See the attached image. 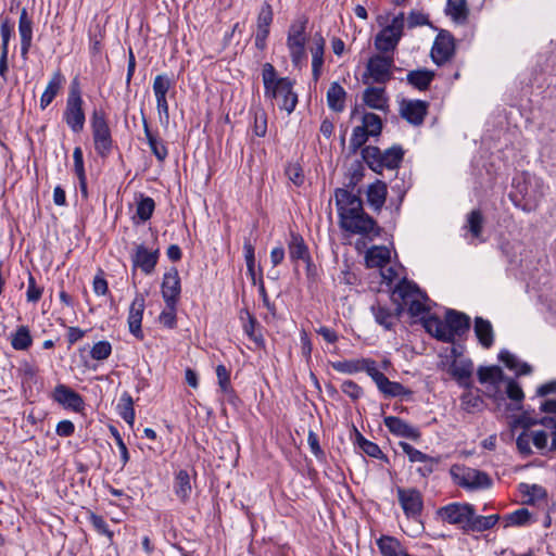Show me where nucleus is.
<instances>
[{
  "label": "nucleus",
  "mask_w": 556,
  "mask_h": 556,
  "mask_svg": "<svg viewBox=\"0 0 556 556\" xmlns=\"http://www.w3.org/2000/svg\"><path fill=\"white\" fill-rule=\"evenodd\" d=\"M371 137L362 126L354 127L350 139L349 150L351 154H355Z\"/></svg>",
  "instance_id": "obj_51"
},
{
  "label": "nucleus",
  "mask_w": 556,
  "mask_h": 556,
  "mask_svg": "<svg viewBox=\"0 0 556 556\" xmlns=\"http://www.w3.org/2000/svg\"><path fill=\"white\" fill-rule=\"evenodd\" d=\"M447 10L454 20H465L468 15L466 0H447Z\"/></svg>",
  "instance_id": "obj_62"
},
{
  "label": "nucleus",
  "mask_w": 556,
  "mask_h": 556,
  "mask_svg": "<svg viewBox=\"0 0 556 556\" xmlns=\"http://www.w3.org/2000/svg\"><path fill=\"white\" fill-rule=\"evenodd\" d=\"M365 261L368 268H382L390 262V251L384 245H375L366 252Z\"/></svg>",
  "instance_id": "obj_35"
},
{
  "label": "nucleus",
  "mask_w": 556,
  "mask_h": 556,
  "mask_svg": "<svg viewBox=\"0 0 556 556\" xmlns=\"http://www.w3.org/2000/svg\"><path fill=\"white\" fill-rule=\"evenodd\" d=\"M421 325L431 337L444 343H455L456 338L465 337L471 326L470 317L459 311L447 308L442 320L435 314L422 316Z\"/></svg>",
  "instance_id": "obj_1"
},
{
  "label": "nucleus",
  "mask_w": 556,
  "mask_h": 556,
  "mask_svg": "<svg viewBox=\"0 0 556 556\" xmlns=\"http://www.w3.org/2000/svg\"><path fill=\"white\" fill-rule=\"evenodd\" d=\"M480 390L477 389V393H473L471 389H466V392H464L460 396V403L462 408L472 414L476 410H480L483 405V400L479 394Z\"/></svg>",
  "instance_id": "obj_43"
},
{
  "label": "nucleus",
  "mask_w": 556,
  "mask_h": 556,
  "mask_svg": "<svg viewBox=\"0 0 556 556\" xmlns=\"http://www.w3.org/2000/svg\"><path fill=\"white\" fill-rule=\"evenodd\" d=\"M33 343L30 331L26 326H20L15 333L12 334L11 345L16 351H25Z\"/></svg>",
  "instance_id": "obj_44"
},
{
  "label": "nucleus",
  "mask_w": 556,
  "mask_h": 556,
  "mask_svg": "<svg viewBox=\"0 0 556 556\" xmlns=\"http://www.w3.org/2000/svg\"><path fill=\"white\" fill-rule=\"evenodd\" d=\"M480 383L497 386L504 379V372L500 366H481L477 371Z\"/></svg>",
  "instance_id": "obj_42"
},
{
  "label": "nucleus",
  "mask_w": 556,
  "mask_h": 556,
  "mask_svg": "<svg viewBox=\"0 0 556 556\" xmlns=\"http://www.w3.org/2000/svg\"><path fill=\"white\" fill-rule=\"evenodd\" d=\"M393 66V56L374 54L366 64V71L363 74V83L369 84L371 81L378 85H386L392 78Z\"/></svg>",
  "instance_id": "obj_9"
},
{
  "label": "nucleus",
  "mask_w": 556,
  "mask_h": 556,
  "mask_svg": "<svg viewBox=\"0 0 556 556\" xmlns=\"http://www.w3.org/2000/svg\"><path fill=\"white\" fill-rule=\"evenodd\" d=\"M262 79L264 84L265 94L275 88L279 78L277 77L276 68L270 63H265L262 71Z\"/></svg>",
  "instance_id": "obj_55"
},
{
  "label": "nucleus",
  "mask_w": 556,
  "mask_h": 556,
  "mask_svg": "<svg viewBox=\"0 0 556 556\" xmlns=\"http://www.w3.org/2000/svg\"><path fill=\"white\" fill-rule=\"evenodd\" d=\"M472 504L454 502L440 507L437 510V516L444 522L457 526L464 533H466L467 525L472 517Z\"/></svg>",
  "instance_id": "obj_11"
},
{
  "label": "nucleus",
  "mask_w": 556,
  "mask_h": 556,
  "mask_svg": "<svg viewBox=\"0 0 556 556\" xmlns=\"http://www.w3.org/2000/svg\"><path fill=\"white\" fill-rule=\"evenodd\" d=\"M405 15L400 12L390 25L384 26L375 37V47L383 53L393 52L397 47L404 30Z\"/></svg>",
  "instance_id": "obj_8"
},
{
  "label": "nucleus",
  "mask_w": 556,
  "mask_h": 556,
  "mask_svg": "<svg viewBox=\"0 0 556 556\" xmlns=\"http://www.w3.org/2000/svg\"><path fill=\"white\" fill-rule=\"evenodd\" d=\"M121 417L130 426L135 421L134 401L128 392H124L117 405Z\"/></svg>",
  "instance_id": "obj_47"
},
{
  "label": "nucleus",
  "mask_w": 556,
  "mask_h": 556,
  "mask_svg": "<svg viewBox=\"0 0 556 556\" xmlns=\"http://www.w3.org/2000/svg\"><path fill=\"white\" fill-rule=\"evenodd\" d=\"M506 527L508 526H526L531 520V513L527 508H519L504 517Z\"/></svg>",
  "instance_id": "obj_52"
},
{
  "label": "nucleus",
  "mask_w": 556,
  "mask_h": 556,
  "mask_svg": "<svg viewBox=\"0 0 556 556\" xmlns=\"http://www.w3.org/2000/svg\"><path fill=\"white\" fill-rule=\"evenodd\" d=\"M363 101L374 110L384 111L388 109V97L384 87H367L363 93Z\"/></svg>",
  "instance_id": "obj_27"
},
{
  "label": "nucleus",
  "mask_w": 556,
  "mask_h": 556,
  "mask_svg": "<svg viewBox=\"0 0 556 556\" xmlns=\"http://www.w3.org/2000/svg\"><path fill=\"white\" fill-rule=\"evenodd\" d=\"M429 103L422 100H403L400 104V115L414 126L424 124L428 114Z\"/></svg>",
  "instance_id": "obj_18"
},
{
  "label": "nucleus",
  "mask_w": 556,
  "mask_h": 556,
  "mask_svg": "<svg viewBox=\"0 0 556 556\" xmlns=\"http://www.w3.org/2000/svg\"><path fill=\"white\" fill-rule=\"evenodd\" d=\"M377 388L386 397L409 396L413 393L402 383L389 380L387 376L377 384Z\"/></svg>",
  "instance_id": "obj_40"
},
{
  "label": "nucleus",
  "mask_w": 556,
  "mask_h": 556,
  "mask_svg": "<svg viewBox=\"0 0 556 556\" xmlns=\"http://www.w3.org/2000/svg\"><path fill=\"white\" fill-rule=\"evenodd\" d=\"M112 353V345L109 341H99L90 350V356L96 361H104L109 358Z\"/></svg>",
  "instance_id": "obj_61"
},
{
  "label": "nucleus",
  "mask_w": 556,
  "mask_h": 556,
  "mask_svg": "<svg viewBox=\"0 0 556 556\" xmlns=\"http://www.w3.org/2000/svg\"><path fill=\"white\" fill-rule=\"evenodd\" d=\"M433 79L434 72L427 68L410 71L406 76L407 83L420 91L427 90Z\"/></svg>",
  "instance_id": "obj_36"
},
{
  "label": "nucleus",
  "mask_w": 556,
  "mask_h": 556,
  "mask_svg": "<svg viewBox=\"0 0 556 556\" xmlns=\"http://www.w3.org/2000/svg\"><path fill=\"white\" fill-rule=\"evenodd\" d=\"M365 175V168L361 161H355L351 164L349 173L346 175V182L344 189L355 190L357 185L362 181Z\"/></svg>",
  "instance_id": "obj_46"
},
{
  "label": "nucleus",
  "mask_w": 556,
  "mask_h": 556,
  "mask_svg": "<svg viewBox=\"0 0 556 556\" xmlns=\"http://www.w3.org/2000/svg\"><path fill=\"white\" fill-rule=\"evenodd\" d=\"M331 367L342 374L353 375L361 371V359H345L331 362Z\"/></svg>",
  "instance_id": "obj_53"
},
{
  "label": "nucleus",
  "mask_w": 556,
  "mask_h": 556,
  "mask_svg": "<svg viewBox=\"0 0 556 556\" xmlns=\"http://www.w3.org/2000/svg\"><path fill=\"white\" fill-rule=\"evenodd\" d=\"M346 91L337 81H333L327 91V103L331 111L342 112L345 108Z\"/></svg>",
  "instance_id": "obj_37"
},
{
  "label": "nucleus",
  "mask_w": 556,
  "mask_h": 556,
  "mask_svg": "<svg viewBox=\"0 0 556 556\" xmlns=\"http://www.w3.org/2000/svg\"><path fill=\"white\" fill-rule=\"evenodd\" d=\"M447 372L460 388L472 389L473 363L470 358L453 359L447 368Z\"/></svg>",
  "instance_id": "obj_19"
},
{
  "label": "nucleus",
  "mask_w": 556,
  "mask_h": 556,
  "mask_svg": "<svg viewBox=\"0 0 556 556\" xmlns=\"http://www.w3.org/2000/svg\"><path fill=\"white\" fill-rule=\"evenodd\" d=\"M392 296L402 300L404 303H407L408 300L420 296L424 301L428 300L426 292L421 291L419 287L413 282L403 278L394 288L392 292Z\"/></svg>",
  "instance_id": "obj_28"
},
{
  "label": "nucleus",
  "mask_w": 556,
  "mask_h": 556,
  "mask_svg": "<svg viewBox=\"0 0 556 556\" xmlns=\"http://www.w3.org/2000/svg\"><path fill=\"white\" fill-rule=\"evenodd\" d=\"M361 154L363 161L371 170L381 174L383 168H399L404 160L405 150L401 144H393L384 151L375 146H366L361 151Z\"/></svg>",
  "instance_id": "obj_3"
},
{
  "label": "nucleus",
  "mask_w": 556,
  "mask_h": 556,
  "mask_svg": "<svg viewBox=\"0 0 556 556\" xmlns=\"http://www.w3.org/2000/svg\"><path fill=\"white\" fill-rule=\"evenodd\" d=\"M285 174L296 187H301L305 181L303 168L299 163H288Z\"/></svg>",
  "instance_id": "obj_59"
},
{
  "label": "nucleus",
  "mask_w": 556,
  "mask_h": 556,
  "mask_svg": "<svg viewBox=\"0 0 556 556\" xmlns=\"http://www.w3.org/2000/svg\"><path fill=\"white\" fill-rule=\"evenodd\" d=\"M252 130L257 137H265L267 132V115L263 109H256L253 112Z\"/></svg>",
  "instance_id": "obj_54"
},
{
  "label": "nucleus",
  "mask_w": 556,
  "mask_h": 556,
  "mask_svg": "<svg viewBox=\"0 0 556 556\" xmlns=\"http://www.w3.org/2000/svg\"><path fill=\"white\" fill-rule=\"evenodd\" d=\"M361 126L364 127L366 132H368L371 137H378L382 131L383 124L379 115L366 112L362 117Z\"/></svg>",
  "instance_id": "obj_45"
},
{
  "label": "nucleus",
  "mask_w": 556,
  "mask_h": 556,
  "mask_svg": "<svg viewBox=\"0 0 556 556\" xmlns=\"http://www.w3.org/2000/svg\"><path fill=\"white\" fill-rule=\"evenodd\" d=\"M160 250L149 251L143 244H137L131 255L132 275L140 268L146 275H151L159 262Z\"/></svg>",
  "instance_id": "obj_15"
},
{
  "label": "nucleus",
  "mask_w": 556,
  "mask_h": 556,
  "mask_svg": "<svg viewBox=\"0 0 556 556\" xmlns=\"http://www.w3.org/2000/svg\"><path fill=\"white\" fill-rule=\"evenodd\" d=\"M83 106L84 100L81 97L80 85L78 78H74L70 86L66 105L63 112V119L68 128L75 134L81 132L85 127L86 114Z\"/></svg>",
  "instance_id": "obj_6"
},
{
  "label": "nucleus",
  "mask_w": 556,
  "mask_h": 556,
  "mask_svg": "<svg viewBox=\"0 0 556 556\" xmlns=\"http://www.w3.org/2000/svg\"><path fill=\"white\" fill-rule=\"evenodd\" d=\"M451 475L457 485L467 490L489 489L492 485L490 476L478 469L454 465Z\"/></svg>",
  "instance_id": "obj_10"
},
{
  "label": "nucleus",
  "mask_w": 556,
  "mask_h": 556,
  "mask_svg": "<svg viewBox=\"0 0 556 556\" xmlns=\"http://www.w3.org/2000/svg\"><path fill=\"white\" fill-rule=\"evenodd\" d=\"M387 199V185L381 180H376L368 186L367 202L375 210L380 211Z\"/></svg>",
  "instance_id": "obj_33"
},
{
  "label": "nucleus",
  "mask_w": 556,
  "mask_h": 556,
  "mask_svg": "<svg viewBox=\"0 0 556 556\" xmlns=\"http://www.w3.org/2000/svg\"><path fill=\"white\" fill-rule=\"evenodd\" d=\"M65 77L60 70H56L51 79L49 80L43 93L40 97V109L45 110L56 97L63 84Z\"/></svg>",
  "instance_id": "obj_29"
},
{
  "label": "nucleus",
  "mask_w": 556,
  "mask_h": 556,
  "mask_svg": "<svg viewBox=\"0 0 556 556\" xmlns=\"http://www.w3.org/2000/svg\"><path fill=\"white\" fill-rule=\"evenodd\" d=\"M165 308L159 316V321L167 329H175L177 327V305L178 303L164 302Z\"/></svg>",
  "instance_id": "obj_49"
},
{
  "label": "nucleus",
  "mask_w": 556,
  "mask_h": 556,
  "mask_svg": "<svg viewBox=\"0 0 556 556\" xmlns=\"http://www.w3.org/2000/svg\"><path fill=\"white\" fill-rule=\"evenodd\" d=\"M396 495L404 515L408 519L419 520L424 510V497L421 492L416 488L397 486Z\"/></svg>",
  "instance_id": "obj_12"
},
{
  "label": "nucleus",
  "mask_w": 556,
  "mask_h": 556,
  "mask_svg": "<svg viewBox=\"0 0 556 556\" xmlns=\"http://www.w3.org/2000/svg\"><path fill=\"white\" fill-rule=\"evenodd\" d=\"M475 334L483 349H490L494 343V330L490 320L477 316L473 320Z\"/></svg>",
  "instance_id": "obj_25"
},
{
  "label": "nucleus",
  "mask_w": 556,
  "mask_h": 556,
  "mask_svg": "<svg viewBox=\"0 0 556 556\" xmlns=\"http://www.w3.org/2000/svg\"><path fill=\"white\" fill-rule=\"evenodd\" d=\"M142 124L144 135L148 141V144L151 149L152 154L156 157L159 162H164L168 155L167 147L164 141L159 138L157 135L153 134L149 127L148 121L142 113Z\"/></svg>",
  "instance_id": "obj_26"
},
{
  "label": "nucleus",
  "mask_w": 556,
  "mask_h": 556,
  "mask_svg": "<svg viewBox=\"0 0 556 556\" xmlns=\"http://www.w3.org/2000/svg\"><path fill=\"white\" fill-rule=\"evenodd\" d=\"M90 127L94 151L104 160L112 153L114 140L105 113L102 110H93L90 118Z\"/></svg>",
  "instance_id": "obj_7"
},
{
  "label": "nucleus",
  "mask_w": 556,
  "mask_h": 556,
  "mask_svg": "<svg viewBox=\"0 0 556 556\" xmlns=\"http://www.w3.org/2000/svg\"><path fill=\"white\" fill-rule=\"evenodd\" d=\"M239 318L242 321L244 333L254 341L258 346L264 344V338L261 333H256V326H258V321L253 314L249 312L248 308H242L239 312Z\"/></svg>",
  "instance_id": "obj_32"
},
{
  "label": "nucleus",
  "mask_w": 556,
  "mask_h": 556,
  "mask_svg": "<svg viewBox=\"0 0 556 556\" xmlns=\"http://www.w3.org/2000/svg\"><path fill=\"white\" fill-rule=\"evenodd\" d=\"M520 492L523 493L525 495H528L530 496V498L528 500V504H533L534 503V498L536 500H543V498H546L547 497V492L546 490L539 485V484H527V483H521L520 484Z\"/></svg>",
  "instance_id": "obj_57"
},
{
  "label": "nucleus",
  "mask_w": 556,
  "mask_h": 556,
  "mask_svg": "<svg viewBox=\"0 0 556 556\" xmlns=\"http://www.w3.org/2000/svg\"><path fill=\"white\" fill-rule=\"evenodd\" d=\"M144 307L146 301L143 294L137 293L130 304L127 323L129 332L138 340L144 339V334L141 328Z\"/></svg>",
  "instance_id": "obj_22"
},
{
  "label": "nucleus",
  "mask_w": 556,
  "mask_h": 556,
  "mask_svg": "<svg viewBox=\"0 0 556 556\" xmlns=\"http://www.w3.org/2000/svg\"><path fill=\"white\" fill-rule=\"evenodd\" d=\"M484 217L480 210H473L467 215L466 228H468L471 236L479 239L482 235Z\"/></svg>",
  "instance_id": "obj_48"
},
{
  "label": "nucleus",
  "mask_w": 556,
  "mask_h": 556,
  "mask_svg": "<svg viewBox=\"0 0 556 556\" xmlns=\"http://www.w3.org/2000/svg\"><path fill=\"white\" fill-rule=\"evenodd\" d=\"M293 86L294 80L289 77H279L275 88L269 93H266L265 97L270 99L281 98L279 108L288 113H292L298 104V94L293 91Z\"/></svg>",
  "instance_id": "obj_14"
},
{
  "label": "nucleus",
  "mask_w": 556,
  "mask_h": 556,
  "mask_svg": "<svg viewBox=\"0 0 556 556\" xmlns=\"http://www.w3.org/2000/svg\"><path fill=\"white\" fill-rule=\"evenodd\" d=\"M161 293L164 302L179 303L181 281L178 269L170 267L163 276Z\"/></svg>",
  "instance_id": "obj_21"
},
{
  "label": "nucleus",
  "mask_w": 556,
  "mask_h": 556,
  "mask_svg": "<svg viewBox=\"0 0 556 556\" xmlns=\"http://www.w3.org/2000/svg\"><path fill=\"white\" fill-rule=\"evenodd\" d=\"M346 214L339 219V225L343 230L369 240L381 236L383 228L364 208L362 211L350 210Z\"/></svg>",
  "instance_id": "obj_5"
},
{
  "label": "nucleus",
  "mask_w": 556,
  "mask_h": 556,
  "mask_svg": "<svg viewBox=\"0 0 556 556\" xmlns=\"http://www.w3.org/2000/svg\"><path fill=\"white\" fill-rule=\"evenodd\" d=\"M500 515L494 514L490 516L477 515L475 506H472V517L466 528V533L470 532H484L492 529L500 520Z\"/></svg>",
  "instance_id": "obj_30"
},
{
  "label": "nucleus",
  "mask_w": 556,
  "mask_h": 556,
  "mask_svg": "<svg viewBox=\"0 0 556 556\" xmlns=\"http://www.w3.org/2000/svg\"><path fill=\"white\" fill-rule=\"evenodd\" d=\"M191 491L192 486L189 472L185 469L178 470L174 479V492L176 496L182 503H186L190 497Z\"/></svg>",
  "instance_id": "obj_38"
},
{
  "label": "nucleus",
  "mask_w": 556,
  "mask_h": 556,
  "mask_svg": "<svg viewBox=\"0 0 556 556\" xmlns=\"http://www.w3.org/2000/svg\"><path fill=\"white\" fill-rule=\"evenodd\" d=\"M509 199L513 204L523 212H532L536 210L542 198L544 197V182L541 178L521 173L513 179Z\"/></svg>",
  "instance_id": "obj_2"
},
{
  "label": "nucleus",
  "mask_w": 556,
  "mask_h": 556,
  "mask_svg": "<svg viewBox=\"0 0 556 556\" xmlns=\"http://www.w3.org/2000/svg\"><path fill=\"white\" fill-rule=\"evenodd\" d=\"M422 300L424 299L420 296H415L406 303L407 312L412 317H417L429 312V307L422 302Z\"/></svg>",
  "instance_id": "obj_64"
},
{
  "label": "nucleus",
  "mask_w": 556,
  "mask_h": 556,
  "mask_svg": "<svg viewBox=\"0 0 556 556\" xmlns=\"http://www.w3.org/2000/svg\"><path fill=\"white\" fill-rule=\"evenodd\" d=\"M370 312L374 315L375 321L382 326L386 330L391 331L394 328L395 321L392 315V309L387 305H382L379 301L370 306Z\"/></svg>",
  "instance_id": "obj_39"
},
{
  "label": "nucleus",
  "mask_w": 556,
  "mask_h": 556,
  "mask_svg": "<svg viewBox=\"0 0 556 556\" xmlns=\"http://www.w3.org/2000/svg\"><path fill=\"white\" fill-rule=\"evenodd\" d=\"M376 543L382 556H409L394 536L381 535Z\"/></svg>",
  "instance_id": "obj_34"
},
{
  "label": "nucleus",
  "mask_w": 556,
  "mask_h": 556,
  "mask_svg": "<svg viewBox=\"0 0 556 556\" xmlns=\"http://www.w3.org/2000/svg\"><path fill=\"white\" fill-rule=\"evenodd\" d=\"M507 396L517 403L514 409L520 410L522 409V401L525 399V393L518 382L513 379H509L506 387Z\"/></svg>",
  "instance_id": "obj_56"
},
{
  "label": "nucleus",
  "mask_w": 556,
  "mask_h": 556,
  "mask_svg": "<svg viewBox=\"0 0 556 556\" xmlns=\"http://www.w3.org/2000/svg\"><path fill=\"white\" fill-rule=\"evenodd\" d=\"M308 18L302 15L294 20L287 33V48L292 62V65L296 68H302L306 65L307 53H306V28Z\"/></svg>",
  "instance_id": "obj_4"
},
{
  "label": "nucleus",
  "mask_w": 556,
  "mask_h": 556,
  "mask_svg": "<svg viewBox=\"0 0 556 556\" xmlns=\"http://www.w3.org/2000/svg\"><path fill=\"white\" fill-rule=\"evenodd\" d=\"M383 424L393 435L413 441H418L421 438V432L417 427L407 424L400 417L387 416L383 418Z\"/></svg>",
  "instance_id": "obj_23"
},
{
  "label": "nucleus",
  "mask_w": 556,
  "mask_h": 556,
  "mask_svg": "<svg viewBox=\"0 0 556 556\" xmlns=\"http://www.w3.org/2000/svg\"><path fill=\"white\" fill-rule=\"evenodd\" d=\"M289 256L293 263L298 261H308L309 260V251L308 247L305 243L303 237L298 232L290 233V241L288 243Z\"/></svg>",
  "instance_id": "obj_31"
},
{
  "label": "nucleus",
  "mask_w": 556,
  "mask_h": 556,
  "mask_svg": "<svg viewBox=\"0 0 556 556\" xmlns=\"http://www.w3.org/2000/svg\"><path fill=\"white\" fill-rule=\"evenodd\" d=\"M14 35V22L10 17H4L0 23L1 52L9 54V42Z\"/></svg>",
  "instance_id": "obj_50"
},
{
  "label": "nucleus",
  "mask_w": 556,
  "mask_h": 556,
  "mask_svg": "<svg viewBox=\"0 0 556 556\" xmlns=\"http://www.w3.org/2000/svg\"><path fill=\"white\" fill-rule=\"evenodd\" d=\"M353 191L354 190L344 188H337L334 190L336 206L339 219L342 218V216L348 215L346 212L350 210L362 211V208H364L363 201L361 199L362 190L357 189L356 193Z\"/></svg>",
  "instance_id": "obj_16"
},
{
  "label": "nucleus",
  "mask_w": 556,
  "mask_h": 556,
  "mask_svg": "<svg viewBox=\"0 0 556 556\" xmlns=\"http://www.w3.org/2000/svg\"><path fill=\"white\" fill-rule=\"evenodd\" d=\"M33 20L29 17L26 8H23L18 17V34L21 38V56L27 60L33 46Z\"/></svg>",
  "instance_id": "obj_24"
},
{
  "label": "nucleus",
  "mask_w": 556,
  "mask_h": 556,
  "mask_svg": "<svg viewBox=\"0 0 556 556\" xmlns=\"http://www.w3.org/2000/svg\"><path fill=\"white\" fill-rule=\"evenodd\" d=\"M136 200L137 208L136 216H134V219L138 217V223H146L153 215V212L155 210V202L152 198L146 197L142 193H140Z\"/></svg>",
  "instance_id": "obj_41"
},
{
  "label": "nucleus",
  "mask_w": 556,
  "mask_h": 556,
  "mask_svg": "<svg viewBox=\"0 0 556 556\" xmlns=\"http://www.w3.org/2000/svg\"><path fill=\"white\" fill-rule=\"evenodd\" d=\"M361 371H365L375 381L376 386L386 377V375L377 368L376 361L371 358H361Z\"/></svg>",
  "instance_id": "obj_58"
},
{
  "label": "nucleus",
  "mask_w": 556,
  "mask_h": 556,
  "mask_svg": "<svg viewBox=\"0 0 556 556\" xmlns=\"http://www.w3.org/2000/svg\"><path fill=\"white\" fill-rule=\"evenodd\" d=\"M52 400L66 409L80 413L85 408L83 396L65 384H58L52 392Z\"/></svg>",
  "instance_id": "obj_17"
},
{
  "label": "nucleus",
  "mask_w": 556,
  "mask_h": 556,
  "mask_svg": "<svg viewBox=\"0 0 556 556\" xmlns=\"http://www.w3.org/2000/svg\"><path fill=\"white\" fill-rule=\"evenodd\" d=\"M455 49L454 36L448 30L441 29L439 30L430 51L431 60L438 66H442L454 56Z\"/></svg>",
  "instance_id": "obj_13"
},
{
  "label": "nucleus",
  "mask_w": 556,
  "mask_h": 556,
  "mask_svg": "<svg viewBox=\"0 0 556 556\" xmlns=\"http://www.w3.org/2000/svg\"><path fill=\"white\" fill-rule=\"evenodd\" d=\"M274 20L273 8L268 2H264L257 15V27L270 28Z\"/></svg>",
  "instance_id": "obj_63"
},
{
  "label": "nucleus",
  "mask_w": 556,
  "mask_h": 556,
  "mask_svg": "<svg viewBox=\"0 0 556 556\" xmlns=\"http://www.w3.org/2000/svg\"><path fill=\"white\" fill-rule=\"evenodd\" d=\"M440 463H441L440 456L433 457V456H430L427 454L426 459L421 460V463H420L421 465L416 469V471L422 478H427L438 469Z\"/></svg>",
  "instance_id": "obj_60"
},
{
  "label": "nucleus",
  "mask_w": 556,
  "mask_h": 556,
  "mask_svg": "<svg viewBox=\"0 0 556 556\" xmlns=\"http://www.w3.org/2000/svg\"><path fill=\"white\" fill-rule=\"evenodd\" d=\"M174 86L175 81L166 74L156 75L152 85L157 112L161 116L164 115L166 119H168L169 116L166 94Z\"/></svg>",
  "instance_id": "obj_20"
}]
</instances>
